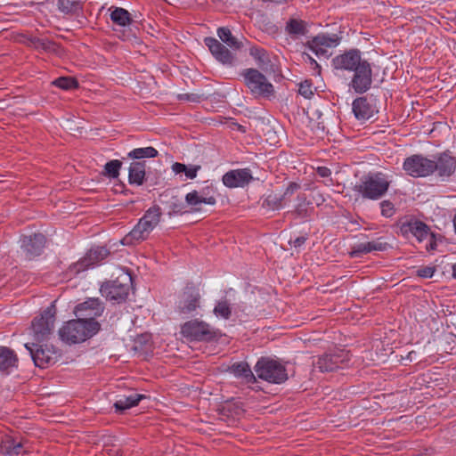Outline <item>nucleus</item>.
<instances>
[{"instance_id":"obj_24","label":"nucleus","mask_w":456,"mask_h":456,"mask_svg":"<svg viewBox=\"0 0 456 456\" xmlns=\"http://www.w3.org/2000/svg\"><path fill=\"white\" fill-rule=\"evenodd\" d=\"M309 24L304 20L297 17H290L284 27L285 33L293 40L305 36L309 29Z\"/></svg>"},{"instance_id":"obj_44","label":"nucleus","mask_w":456,"mask_h":456,"mask_svg":"<svg viewBox=\"0 0 456 456\" xmlns=\"http://www.w3.org/2000/svg\"><path fill=\"white\" fill-rule=\"evenodd\" d=\"M185 202L189 206L192 207L193 210H195V211L200 210V208H198V206L200 204H202V203L205 204V200H203L202 197H200L198 191H196V190H194L185 195Z\"/></svg>"},{"instance_id":"obj_32","label":"nucleus","mask_w":456,"mask_h":456,"mask_svg":"<svg viewBox=\"0 0 456 456\" xmlns=\"http://www.w3.org/2000/svg\"><path fill=\"white\" fill-rule=\"evenodd\" d=\"M164 200H162V204H164L168 209L169 213H181L183 209V203L181 199L177 195H173L169 193H164L161 195Z\"/></svg>"},{"instance_id":"obj_15","label":"nucleus","mask_w":456,"mask_h":456,"mask_svg":"<svg viewBox=\"0 0 456 456\" xmlns=\"http://www.w3.org/2000/svg\"><path fill=\"white\" fill-rule=\"evenodd\" d=\"M200 301L199 289L192 284H187L180 297L177 312L185 315L191 314L200 307Z\"/></svg>"},{"instance_id":"obj_53","label":"nucleus","mask_w":456,"mask_h":456,"mask_svg":"<svg viewBox=\"0 0 456 456\" xmlns=\"http://www.w3.org/2000/svg\"><path fill=\"white\" fill-rule=\"evenodd\" d=\"M316 174L320 175L321 177L326 178L329 177L331 175V171L327 167H318L316 168Z\"/></svg>"},{"instance_id":"obj_12","label":"nucleus","mask_w":456,"mask_h":456,"mask_svg":"<svg viewBox=\"0 0 456 456\" xmlns=\"http://www.w3.org/2000/svg\"><path fill=\"white\" fill-rule=\"evenodd\" d=\"M350 361L349 353L344 349H336L332 353L320 356L314 365L322 372H330L342 368Z\"/></svg>"},{"instance_id":"obj_59","label":"nucleus","mask_w":456,"mask_h":456,"mask_svg":"<svg viewBox=\"0 0 456 456\" xmlns=\"http://www.w3.org/2000/svg\"><path fill=\"white\" fill-rule=\"evenodd\" d=\"M412 354H414V352H410L409 356L411 357Z\"/></svg>"},{"instance_id":"obj_52","label":"nucleus","mask_w":456,"mask_h":456,"mask_svg":"<svg viewBox=\"0 0 456 456\" xmlns=\"http://www.w3.org/2000/svg\"><path fill=\"white\" fill-rule=\"evenodd\" d=\"M139 222L142 226V230L148 231L149 233H151V232L156 227L151 223V221H147L143 217L140 218Z\"/></svg>"},{"instance_id":"obj_30","label":"nucleus","mask_w":456,"mask_h":456,"mask_svg":"<svg viewBox=\"0 0 456 456\" xmlns=\"http://www.w3.org/2000/svg\"><path fill=\"white\" fill-rule=\"evenodd\" d=\"M230 370L237 378L245 379L247 383H255L256 381L249 365L245 362H239L233 363L230 367Z\"/></svg>"},{"instance_id":"obj_11","label":"nucleus","mask_w":456,"mask_h":456,"mask_svg":"<svg viewBox=\"0 0 456 456\" xmlns=\"http://www.w3.org/2000/svg\"><path fill=\"white\" fill-rule=\"evenodd\" d=\"M349 87L356 94H362L370 89L372 85V67L365 59L353 71Z\"/></svg>"},{"instance_id":"obj_28","label":"nucleus","mask_w":456,"mask_h":456,"mask_svg":"<svg viewBox=\"0 0 456 456\" xmlns=\"http://www.w3.org/2000/svg\"><path fill=\"white\" fill-rule=\"evenodd\" d=\"M145 395L136 393H132L128 395H122L118 400L114 403L116 412L124 413L125 411L138 405L141 400L144 399Z\"/></svg>"},{"instance_id":"obj_33","label":"nucleus","mask_w":456,"mask_h":456,"mask_svg":"<svg viewBox=\"0 0 456 456\" xmlns=\"http://www.w3.org/2000/svg\"><path fill=\"white\" fill-rule=\"evenodd\" d=\"M298 203L293 211V215L297 218H306L309 217L312 213L314 212V208L310 207V202L306 200V198L305 195H298L297 196Z\"/></svg>"},{"instance_id":"obj_19","label":"nucleus","mask_w":456,"mask_h":456,"mask_svg":"<svg viewBox=\"0 0 456 456\" xmlns=\"http://www.w3.org/2000/svg\"><path fill=\"white\" fill-rule=\"evenodd\" d=\"M45 237L42 233H34L24 236L21 240V248L28 258H32L42 254L45 246Z\"/></svg>"},{"instance_id":"obj_39","label":"nucleus","mask_w":456,"mask_h":456,"mask_svg":"<svg viewBox=\"0 0 456 456\" xmlns=\"http://www.w3.org/2000/svg\"><path fill=\"white\" fill-rule=\"evenodd\" d=\"M213 313L216 317L228 320L232 315V308L230 303L227 300L217 302L213 310Z\"/></svg>"},{"instance_id":"obj_41","label":"nucleus","mask_w":456,"mask_h":456,"mask_svg":"<svg viewBox=\"0 0 456 456\" xmlns=\"http://www.w3.org/2000/svg\"><path fill=\"white\" fill-rule=\"evenodd\" d=\"M161 215L159 206L154 205L146 210L142 217L147 221H151L153 225L157 226L160 221Z\"/></svg>"},{"instance_id":"obj_50","label":"nucleus","mask_w":456,"mask_h":456,"mask_svg":"<svg viewBox=\"0 0 456 456\" xmlns=\"http://www.w3.org/2000/svg\"><path fill=\"white\" fill-rule=\"evenodd\" d=\"M307 239H308L307 235L298 236V237L295 238L294 240L290 239L289 240V243L290 246H293L294 248H300L302 245L305 244V242L307 240Z\"/></svg>"},{"instance_id":"obj_57","label":"nucleus","mask_w":456,"mask_h":456,"mask_svg":"<svg viewBox=\"0 0 456 456\" xmlns=\"http://www.w3.org/2000/svg\"><path fill=\"white\" fill-rule=\"evenodd\" d=\"M452 277L456 279V263L454 265H452Z\"/></svg>"},{"instance_id":"obj_4","label":"nucleus","mask_w":456,"mask_h":456,"mask_svg":"<svg viewBox=\"0 0 456 456\" xmlns=\"http://www.w3.org/2000/svg\"><path fill=\"white\" fill-rule=\"evenodd\" d=\"M132 277L128 273H122L115 280L106 281L102 283L100 292L106 300L112 304H122L128 297Z\"/></svg>"},{"instance_id":"obj_34","label":"nucleus","mask_w":456,"mask_h":456,"mask_svg":"<svg viewBox=\"0 0 456 456\" xmlns=\"http://www.w3.org/2000/svg\"><path fill=\"white\" fill-rule=\"evenodd\" d=\"M217 36L229 47L234 50L240 49L242 43L232 36L231 30L226 27H221L217 29Z\"/></svg>"},{"instance_id":"obj_3","label":"nucleus","mask_w":456,"mask_h":456,"mask_svg":"<svg viewBox=\"0 0 456 456\" xmlns=\"http://www.w3.org/2000/svg\"><path fill=\"white\" fill-rule=\"evenodd\" d=\"M180 332L183 338L191 342L211 343L221 337L219 330L199 319H192L184 322L181 326Z\"/></svg>"},{"instance_id":"obj_49","label":"nucleus","mask_w":456,"mask_h":456,"mask_svg":"<svg viewBox=\"0 0 456 456\" xmlns=\"http://www.w3.org/2000/svg\"><path fill=\"white\" fill-rule=\"evenodd\" d=\"M201 99V95L198 94H181L178 95V100L191 102H200Z\"/></svg>"},{"instance_id":"obj_2","label":"nucleus","mask_w":456,"mask_h":456,"mask_svg":"<svg viewBox=\"0 0 456 456\" xmlns=\"http://www.w3.org/2000/svg\"><path fill=\"white\" fill-rule=\"evenodd\" d=\"M390 183L387 175L382 172L369 173L354 185V191L361 194L363 199L378 200L387 192Z\"/></svg>"},{"instance_id":"obj_29","label":"nucleus","mask_w":456,"mask_h":456,"mask_svg":"<svg viewBox=\"0 0 456 456\" xmlns=\"http://www.w3.org/2000/svg\"><path fill=\"white\" fill-rule=\"evenodd\" d=\"M86 0H58V10L67 15H78Z\"/></svg>"},{"instance_id":"obj_22","label":"nucleus","mask_w":456,"mask_h":456,"mask_svg":"<svg viewBox=\"0 0 456 456\" xmlns=\"http://www.w3.org/2000/svg\"><path fill=\"white\" fill-rule=\"evenodd\" d=\"M299 188L300 186L297 183H289V186L282 194L272 192L267 195L262 203V207L271 210L281 209L285 205L287 197L291 196Z\"/></svg>"},{"instance_id":"obj_51","label":"nucleus","mask_w":456,"mask_h":456,"mask_svg":"<svg viewBox=\"0 0 456 456\" xmlns=\"http://www.w3.org/2000/svg\"><path fill=\"white\" fill-rule=\"evenodd\" d=\"M371 251H384L387 249V243L380 242L379 240L369 241Z\"/></svg>"},{"instance_id":"obj_8","label":"nucleus","mask_w":456,"mask_h":456,"mask_svg":"<svg viewBox=\"0 0 456 456\" xmlns=\"http://www.w3.org/2000/svg\"><path fill=\"white\" fill-rule=\"evenodd\" d=\"M25 347L29 352L35 365L41 369L54 364L61 356L59 350L53 346L26 343Z\"/></svg>"},{"instance_id":"obj_21","label":"nucleus","mask_w":456,"mask_h":456,"mask_svg":"<svg viewBox=\"0 0 456 456\" xmlns=\"http://www.w3.org/2000/svg\"><path fill=\"white\" fill-rule=\"evenodd\" d=\"M205 45L212 55L224 65H232L234 57L232 53L216 38L208 37L204 38Z\"/></svg>"},{"instance_id":"obj_31","label":"nucleus","mask_w":456,"mask_h":456,"mask_svg":"<svg viewBox=\"0 0 456 456\" xmlns=\"http://www.w3.org/2000/svg\"><path fill=\"white\" fill-rule=\"evenodd\" d=\"M149 234L148 231L142 230V226L138 222L134 229L123 238L121 242L123 245H132L147 239Z\"/></svg>"},{"instance_id":"obj_55","label":"nucleus","mask_w":456,"mask_h":456,"mask_svg":"<svg viewBox=\"0 0 456 456\" xmlns=\"http://www.w3.org/2000/svg\"><path fill=\"white\" fill-rule=\"evenodd\" d=\"M265 53V51L263 49H256V53L254 54L255 58H258L259 60L262 59V56H264Z\"/></svg>"},{"instance_id":"obj_5","label":"nucleus","mask_w":456,"mask_h":456,"mask_svg":"<svg viewBox=\"0 0 456 456\" xmlns=\"http://www.w3.org/2000/svg\"><path fill=\"white\" fill-rule=\"evenodd\" d=\"M254 370L257 377L273 384H281L288 379L285 366L277 360L261 357L256 362Z\"/></svg>"},{"instance_id":"obj_46","label":"nucleus","mask_w":456,"mask_h":456,"mask_svg":"<svg viewBox=\"0 0 456 456\" xmlns=\"http://www.w3.org/2000/svg\"><path fill=\"white\" fill-rule=\"evenodd\" d=\"M381 215L389 218L395 213V205L390 200H383L380 202Z\"/></svg>"},{"instance_id":"obj_27","label":"nucleus","mask_w":456,"mask_h":456,"mask_svg":"<svg viewBox=\"0 0 456 456\" xmlns=\"http://www.w3.org/2000/svg\"><path fill=\"white\" fill-rule=\"evenodd\" d=\"M18 357L13 350L0 346V371L9 373L10 370L17 367Z\"/></svg>"},{"instance_id":"obj_10","label":"nucleus","mask_w":456,"mask_h":456,"mask_svg":"<svg viewBox=\"0 0 456 456\" xmlns=\"http://www.w3.org/2000/svg\"><path fill=\"white\" fill-rule=\"evenodd\" d=\"M431 175H436L443 181L451 177L456 171V157L449 151L432 155Z\"/></svg>"},{"instance_id":"obj_56","label":"nucleus","mask_w":456,"mask_h":456,"mask_svg":"<svg viewBox=\"0 0 456 456\" xmlns=\"http://www.w3.org/2000/svg\"><path fill=\"white\" fill-rule=\"evenodd\" d=\"M263 2H270V3H275V4H281L285 0H262Z\"/></svg>"},{"instance_id":"obj_48","label":"nucleus","mask_w":456,"mask_h":456,"mask_svg":"<svg viewBox=\"0 0 456 456\" xmlns=\"http://www.w3.org/2000/svg\"><path fill=\"white\" fill-rule=\"evenodd\" d=\"M435 272V266H421L417 270V276L420 278H431Z\"/></svg>"},{"instance_id":"obj_26","label":"nucleus","mask_w":456,"mask_h":456,"mask_svg":"<svg viewBox=\"0 0 456 456\" xmlns=\"http://www.w3.org/2000/svg\"><path fill=\"white\" fill-rule=\"evenodd\" d=\"M146 162L134 161L130 164L128 170V182L130 184L142 185L145 180Z\"/></svg>"},{"instance_id":"obj_58","label":"nucleus","mask_w":456,"mask_h":456,"mask_svg":"<svg viewBox=\"0 0 456 456\" xmlns=\"http://www.w3.org/2000/svg\"><path fill=\"white\" fill-rule=\"evenodd\" d=\"M330 183H325V184H326V185H330V184H332V179H330Z\"/></svg>"},{"instance_id":"obj_16","label":"nucleus","mask_w":456,"mask_h":456,"mask_svg":"<svg viewBox=\"0 0 456 456\" xmlns=\"http://www.w3.org/2000/svg\"><path fill=\"white\" fill-rule=\"evenodd\" d=\"M340 37L337 34L320 33L308 40L305 46L314 53L317 56L326 55L329 48L338 45Z\"/></svg>"},{"instance_id":"obj_43","label":"nucleus","mask_w":456,"mask_h":456,"mask_svg":"<svg viewBox=\"0 0 456 456\" xmlns=\"http://www.w3.org/2000/svg\"><path fill=\"white\" fill-rule=\"evenodd\" d=\"M30 42L32 45L37 50H43L45 52H52L54 50V43L47 39L32 37Z\"/></svg>"},{"instance_id":"obj_20","label":"nucleus","mask_w":456,"mask_h":456,"mask_svg":"<svg viewBox=\"0 0 456 456\" xmlns=\"http://www.w3.org/2000/svg\"><path fill=\"white\" fill-rule=\"evenodd\" d=\"M253 179L248 168L234 169L226 172L223 177V183L228 188L244 187Z\"/></svg>"},{"instance_id":"obj_40","label":"nucleus","mask_w":456,"mask_h":456,"mask_svg":"<svg viewBox=\"0 0 456 456\" xmlns=\"http://www.w3.org/2000/svg\"><path fill=\"white\" fill-rule=\"evenodd\" d=\"M121 167L122 162L120 160H110L105 164L102 174L110 178H117L119 175Z\"/></svg>"},{"instance_id":"obj_25","label":"nucleus","mask_w":456,"mask_h":456,"mask_svg":"<svg viewBox=\"0 0 456 456\" xmlns=\"http://www.w3.org/2000/svg\"><path fill=\"white\" fill-rule=\"evenodd\" d=\"M0 451L4 454L10 456L20 455L27 452L25 444L21 441H17L15 438L5 436L0 442Z\"/></svg>"},{"instance_id":"obj_1","label":"nucleus","mask_w":456,"mask_h":456,"mask_svg":"<svg viewBox=\"0 0 456 456\" xmlns=\"http://www.w3.org/2000/svg\"><path fill=\"white\" fill-rule=\"evenodd\" d=\"M98 322H88L83 317L67 322L59 330L61 340L69 344H76L92 338L100 330Z\"/></svg>"},{"instance_id":"obj_23","label":"nucleus","mask_w":456,"mask_h":456,"mask_svg":"<svg viewBox=\"0 0 456 456\" xmlns=\"http://www.w3.org/2000/svg\"><path fill=\"white\" fill-rule=\"evenodd\" d=\"M352 109L354 117L361 121L370 119L377 112L375 105L370 103L366 96L356 98L353 102Z\"/></svg>"},{"instance_id":"obj_6","label":"nucleus","mask_w":456,"mask_h":456,"mask_svg":"<svg viewBox=\"0 0 456 456\" xmlns=\"http://www.w3.org/2000/svg\"><path fill=\"white\" fill-rule=\"evenodd\" d=\"M241 76L244 84L256 98H269L274 94V87L268 81L266 77L256 69H246L242 70Z\"/></svg>"},{"instance_id":"obj_14","label":"nucleus","mask_w":456,"mask_h":456,"mask_svg":"<svg viewBox=\"0 0 456 456\" xmlns=\"http://www.w3.org/2000/svg\"><path fill=\"white\" fill-rule=\"evenodd\" d=\"M364 60L362 52L359 49L353 48L335 56L331 60V66L338 70L352 72Z\"/></svg>"},{"instance_id":"obj_36","label":"nucleus","mask_w":456,"mask_h":456,"mask_svg":"<svg viewBox=\"0 0 456 456\" xmlns=\"http://www.w3.org/2000/svg\"><path fill=\"white\" fill-rule=\"evenodd\" d=\"M171 168L172 171L176 175L184 173L188 179H194L201 167L200 165L187 167L185 164L175 162Z\"/></svg>"},{"instance_id":"obj_18","label":"nucleus","mask_w":456,"mask_h":456,"mask_svg":"<svg viewBox=\"0 0 456 456\" xmlns=\"http://www.w3.org/2000/svg\"><path fill=\"white\" fill-rule=\"evenodd\" d=\"M109 255L110 250L106 247L93 248L87 252L85 257L74 264L72 270L77 273L83 272L102 262Z\"/></svg>"},{"instance_id":"obj_37","label":"nucleus","mask_w":456,"mask_h":456,"mask_svg":"<svg viewBox=\"0 0 456 456\" xmlns=\"http://www.w3.org/2000/svg\"><path fill=\"white\" fill-rule=\"evenodd\" d=\"M159 155V151L151 146L145 148H136L127 153L128 159H141L155 158Z\"/></svg>"},{"instance_id":"obj_9","label":"nucleus","mask_w":456,"mask_h":456,"mask_svg":"<svg viewBox=\"0 0 456 456\" xmlns=\"http://www.w3.org/2000/svg\"><path fill=\"white\" fill-rule=\"evenodd\" d=\"M56 308L53 302L39 317H36L31 324L34 338L37 342L46 339L54 327Z\"/></svg>"},{"instance_id":"obj_54","label":"nucleus","mask_w":456,"mask_h":456,"mask_svg":"<svg viewBox=\"0 0 456 456\" xmlns=\"http://www.w3.org/2000/svg\"><path fill=\"white\" fill-rule=\"evenodd\" d=\"M305 57L307 59V61L312 64V65H314V69H318L319 70L321 69V67L320 65L317 63V61L309 54H305Z\"/></svg>"},{"instance_id":"obj_7","label":"nucleus","mask_w":456,"mask_h":456,"mask_svg":"<svg viewBox=\"0 0 456 456\" xmlns=\"http://www.w3.org/2000/svg\"><path fill=\"white\" fill-rule=\"evenodd\" d=\"M400 232L407 239L416 238L419 242L430 237L429 243L426 246L427 250L431 251L436 248V235L430 232L428 224L419 219L410 218L402 222L400 224Z\"/></svg>"},{"instance_id":"obj_42","label":"nucleus","mask_w":456,"mask_h":456,"mask_svg":"<svg viewBox=\"0 0 456 456\" xmlns=\"http://www.w3.org/2000/svg\"><path fill=\"white\" fill-rule=\"evenodd\" d=\"M198 192L200 197H202L203 200H205V204L215 205L216 203L215 197L216 190L212 184L201 188Z\"/></svg>"},{"instance_id":"obj_13","label":"nucleus","mask_w":456,"mask_h":456,"mask_svg":"<svg viewBox=\"0 0 456 456\" xmlns=\"http://www.w3.org/2000/svg\"><path fill=\"white\" fill-rule=\"evenodd\" d=\"M431 159L422 154H413L406 158L403 169L412 177H427L431 175Z\"/></svg>"},{"instance_id":"obj_17","label":"nucleus","mask_w":456,"mask_h":456,"mask_svg":"<svg viewBox=\"0 0 456 456\" xmlns=\"http://www.w3.org/2000/svg\"><path fill=\"white\" fill-rule=\"evenodd\" d=\"M103 311L104 305L100 298L90 297L78 304L75 307L74 313L77 317H83L88 322H97L95 318L101 316Z\"/></svg>"},{"instance_id":"obj_47","label":"nucleus","mask_w":456,"mask_h":456,"mask_svg":"<svg viewBox=\"0 0 456 456\" xmlns=\"http://www.w3.org/2000/svg\"><path fill=\"white\" fill-rule=\"evenodd\" d=\"M298 93L306 99L311 98L314 95L312 83L308 80L300 83Z\"/></svg>"},{"instance_id":"obj_45","label":"nucleus","mask_w":456,"mask_h":456,"mask_svg":"<svg viewBox=\"0 0 456 456\" xmlns=\"http://www.w3.org/2000/svg\"><path fill=\"white\" fill-rule=\"evenodd\" d=\"M370 247V246L369 241L365 242V243L356 244L353 247V249H352L350 255H351V256H354V257L362 256L364 254L371 252V249Z\"/></svg>"},{"instance_id":"obj_38","label":"nucleus","mask_w":456,"mask_h":456,"mask_svg":"<svg viewBox=\"0 0 456 456\" xmlns=\"http://www.w3.org/2000/svg\"><path fill=\"white\" fill-rule=\"evenodd\" d=\"M56 87L62 90H72L78 87V82L72 77H60L52 83Z\"/></svg>"},{"instance_id":"obj_35","label":"nucleus","mask_w":456,"mask_h":456,"mask_svg":"<svg viewBox=\"0 0 456 456\" xmlns=\"http://www.w3.org/2000/svg\"><path fill=\"white\" fill-rule=\"evenodd\" d=\"M110 20L113 23L125 27L132 22L129 12L121 7H116L110 13Z\"/></svg>"}]
</instances>
